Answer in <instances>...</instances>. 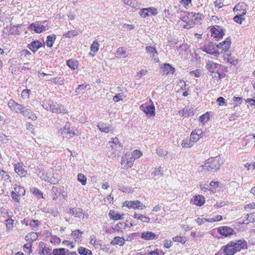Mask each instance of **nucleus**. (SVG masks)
Returning <instances> with one entry per match:
<instances>
[{
    "label": "nucleus",
    "instance_id": "nucleus-1",
    "mask_svg": "<svg viewBox=\"0 0 255 255\" xmlns=\"http://www.w3.org/2000/svg\"><path fill=\"white\" fill-rule=\"evenodd\" d=\"M247 246V242L244 240H236L229 242L223 246L220 251H223L224 255H233Z\"/></svg>",
    "mask_w": 255,
    "mask_h": 255
},
{
    "label": "nucleus",
    "instance_id": "nucleus-2",
    "mask_svg": "<svg viewBox=\"0 0 255 255\" xmlns=\"http://www.w3.org/2000/svg\"><path fill=\"white\" fill-rule=\"evenodd\" d=\"M223 164V161L220 157H212L208 159L205 164L202 166V170L206 174H209L219 170Z\"/></svg>",
    "mask_w": 255,
    "mask_h": 255
},
{
    "label": "nucleus",
    "instance_id": "nucleus-3",
    "mask_svg": "<svg viewBox=\"0 0 255 255\" xmlns=\"http://www.w3.org/2000/svg\"><path fill=\"white\" fill-rule=\"evenodd\" d=\"M43 107L52 113H66L67 110L62 105H59L51 100H46L43 102Z\"/></svg>",
    "mask_w": 255,
    "mask_h": 255
},
{
    "label": "nucleus",
    "instance_id": "nucleus-4",
    "mask_svg": "<svg viewBox=\"0 0 255 255\" xmlns=\"http://www.w3.org/2000/svg\"><path fill=\"white\" fill-rule=\"evenodd\" d=\"M70 124L69 122L66 123L63 128H60L58 131V134L63 135L64 134H69V138H72L74 135H79L80 132L77 128L70 127Z\"/></svg>",
    "mask_w": 255,
    "mask_h": 255
},
{
    "label": "nucleus",
    "instance_id": "nucleus-5",
    "mask_svg": "<svg viewBox=\"0 0 255 255\" xmlns=\"http://www.w3.org/2000/svg\"><path fill=\"white\" fill-rule=\"evenodd\" d=\"M217 45L213 42H207L201 48L202 51H204L208 54L214 55L215 56H218L219 55V52L217 50Z\"/></svg>",
    "mask_w": 255,
    "mask_h": 255
},
{
    "label": "nucleus",
    "instance_id": "nucleus-6",
    "mask_svg": "<svg viewBox=\"0 0 255 255\" xmlns=\"http://www.w3.org/2000/svg\"><path fill=\"white\" fill-rule=\"evenodd\" d=\"M124 206L128 208L134 209H143L145 208V206L138 200L127 201L124 202Z\"/></svg>",
    "mask_w": 255,
    "mask_h": 255
},
{
    "label": "nucleus",
    "instance_id": "nucleus-7",
    "mask_svg": "<svg viewBox=\"0 0 255 255\" xmlns=\"http://www.w3.org/2000/svg\"><path fill=\"white\" fill-rule=\"evenodd\" d=\"M139 109L141 111H143L147 116L150 117H154L155 115V107L153 103L148 106L141 105L139 107Z\"/></svg>",
    "mask_w": 255,
    "mask_h": 255
},
{
    "label": "nucleus",
    "instance_id": "nucleus-8",
    "mask_svg": "<svg viewBox=\"0 0 255 255\" xmlns=\"http://www.w3.org/2000/svg\"><path fill=\"white\" fill-rule=\"evenodd\" d=\"M134 159L131 157L130 154H126L122 157L121 164L124 168L131 167L133 164Z\"/></svg>",
    "mask_w": 255,
    "mask_h": 255
},
{
    "label": "nucleus",
    "instance_id": "nucleus-9",
    "mask_svg": "<svg viewBox=\"0 0 255 255\" xmlns=\"http://www.w3.org/2000/svg\"><path fill=\"white\" fill-rule=\"evenodd\" d=\"M8 106L11 111H14L16 113H21L24 106L15 102L13 100H10L8 102Z\"/></svg>",
    "mask_w": 255,
    "mask_h": 255
},
{
    "label": "nucleus",
    "instance_id": "nucleus-10",
    "mask_svg": "<svg viewBox=\"0 0 255 255\" xmlns=\"http://www.w3.org/2000/svg\"><path fill=\"white\" fill-rule=\"evenodd\" d=\"M108 148H111L115 151L120 150L121 148V145L117 137L111 138V140L109 141L107 144Z\"/></svg>",
    "mask_w": 255,
    "mask_h": 255
},
{
    "label": "nucleus",
    "instance_id": "nucleus-11",
    "mask_svg": "<svg viewBox=\"0 0 255 255\" xmlns=\"http://www.w3.org/2000/svg\"><path fill=\"white\" fill-rule=\"evenodd\" d=\"M28 29L37 33H40L47 29L45 26L38 23H32L29 25Z\"/></svg>",
    "mask_w": 255,
    "mask_h": 255
},
{
    "label": "nucleus",
    "instance_id": "nucleus-12",
    "mask_svg": "<svg viewBox=\"0 0 255 255\" xmlns=\"http://www.w3.org/2000/svg\"><path fill=\"white\" fill-rule=\"evenodd\" d=\"M218 232L222 236L228 237L233 235L234 230L228 226H223L218 228Z\"/></svg>",
    "mask_w": 255,
    "mask_h": 255
},
{
    "label": "nucleus",
    "instance_id": "nucleus-13",
    "mask_svg": "<svg viewBox=\"0 0 255 255\" xmlns=\"http://www.w3.org/2000/svg\"><path fill=\"white\" fill-rule=\"evenodd\" d=\"M220 65L213 61L208 60L206 62V68L211 73H218V70Z\"/></svg>",
    "mask_w": 255,
    "mask_h": 255
},
{
    "label": "nucleus",
    "instance_id": "nucleus-14",
    "mask_svg": "<svg viewBox=\"0 0 255 255\" xmlns=\"http://www.w3.org/2000/svg\"><path fill=\"white\" fill-rule=\"evenodd\" d=\"M160 69L162 72L166 75L173 74L175 72V68L168 63H164L161 66Z\"/></svg>",
    "mask_w": 255,
    "mask_h": 255
},
{
    "label": "nucleus",
    "instance_id": "nucleus-15",
    "mask_svg": "<svg viewBox=\"0 0 255 255\" xmlns=\"http://www.w3.org/2000/svg\"><path fill=\"white\" fill-rule=\"evenodd\" d=\"M21 114L24 117L31 119L33 121H35L37 119V117L35 114L26 107L24 106Z\"/></svg>",
    "mask_w": 255,
    "mask_h": 255
},
{
    "label": "nucleus",
    "instance_id": "nucleus-16",
    "mask_svg": "<svg viewBox=\"0 0 255 255\" xmlns=\"http://www.w3.org/2000/svg\"><path fill=\"white\" fill-rule=\"evenodd\" d=\"M157 235L149 231L143 232L141 235V238L146 241L152 240L154 239H157Z\"/></svg>",
    "mask_w": 255,
    "mask_h": 255
},
{
    "label": "nucleus",
    "instance_id": "nucleus-17",
    "mask_svg": "<svg viewBox=\"0 0 255 255\" xmlns=\"http://www.w3.org/2000/svg\"><path fill=\"white\" fill-rule=\"evenodd\" d=\"M218 28H212L211 29V35L216 38L220 39L224 35L223 29L218 26Z\"/></svg>",
    "mask_w": 255,
    "mask_h": 255
},
{
    "label": "nucleus",
    "instance_id": "nucleus-18",
    "mask_svg": "<svg viewBox=\"0 0 255 255\" xmlns=\"http://www.w3.org/2000/svg\"><path fill=\"white\" fill-rule=\"evenodd\" d=\"M231 41L230 37L226 39L224 41L217 44V48L222 49L223 51L228 50L231 46Z\"/></svg>",
    "mask_w": 255,
    "mask_h": 255
},
{
    "label": "nucleus",
    "instance_id": "nucleus-19",
    "mask_svg": "<svg viewBox=\"0 0 255 255\" xmlns=\"http://www.w3.org/2000/svg\"><path fill=\"white\" fill-rule=\"evenodd\" d=\"M98 127L101 132L105 133H108L113 130L112 127L111 125L102 122L98 123Z\"/></svg>",
    "mask_w": 255,
    "mask_h": 255
},
{
    "label": "nucleus",
    "instance_id": "nucleus-20",
    "mask_svg": "<svg viewBox=\"0 0 255 255\" xmlns=\"http://www.w3.org/2000/svg\"><path fill=\"white\" fill-rule=\"evenodd\" d=\"M234 11L237 13V12L243 13L245 12V14H246V5L244 2H241L238 3L234 8Z\"/></svg>",
    "mask_w": 255,
    "mask_h": 255
},
{
    "label": "nucleus",
    "instance_id": "nucleus-21",
    "mask_svg": "<svg viewBox=\"0 0 255 255\" xmlns=\"http://www.w3.org/2000/svg\"><path fill=\"white\" fill-rule=\"evenodd\" d=\"M42 46V43L39 41H33L28 45V47L33 52H35Z\"/></svg>",
    "mask_w": 255,
    "mask_h": 255
},
{
    "label": "nucleus",
    "instance_id": "nucleus-22",
    "mask_svg": "<svg viewBox=\"0 0 255 255\" xmlns=\"http://www.w3.org/2000/svg\"><path fill=\"white\" fill-rule=\"evenodd\" d=\"M190 17L189 16V13H188V16H183L180 18V21H179V23L180 25H182L184 28H188V25H189L191 27V23L190 22L189 19Z\"/></svg>",
    "mask_w": 255,
    "mask_h": 255
},
{
    "label": "nucleus",
    "instance_id": "nucleus-23",
    "mask_svg": "<svg viewBox=\"0 0 255 255\" xmlns=\"http://www.w3.org/2000/svg\"><path fill=\"white\" fill-rule=\"evenodd\" d=\"M189 16L190 17V19H191L192 22L195 23L199 22L200 20L202 19L203 17V14L200 13H189Z\"/></svg>",
    "mask_w": 255,
    "mask_h": 255
},
{
    "label": "nucleus",
    "instance_id": "nucleus-24",
    "mask_svg": "<svg viewBox=\"0 0 255 255\" xmlns=\"http://www.w3.org/2000/svg\"><path fill=\"white\" fill-rule=\"evenodd\" d=\"M224 59L227 62L234 65H236L238 62L237 59H236L234 57H231L230 54L228 53L224 55Z\"/></svg>",
    "mask_w": 255,
    "mask_h": 255
},
{
    "label": "nucleus",
    "instance_id": "nucleus-25",
    "mask_svg": "<svg viewBox=\"0 0 255 255\" xmlns=\"http://www.w3.org/2000/svg\"><path fill=\"white\" fill-rule=\"evenodd\" d=\"M69 213L75 217L81 218L83 214V210L79 208H72L69 210Z\"/></svg>",
    "mask_w": 255,
    "mask_h": 255
},
{
    "label": "nucleus",
    "instance_id": "nucleus-26",
    "mask_svg": "<svg viewBox=\"0 0 255 255\" xmlns=\"http://www.w3.org/2000/svg\"><path fill=\"white\" fill-rule=\"evenodd\" d=\"M60 194V192L58 188L53 187L50 190V195L51 198L53 200H56L58 199L59 195Z\"/></svg>",
    "mask_w": 255,
    "mask_h": 255
},
{
    "label": "nucleus",
    "instance_id": "nucleus-27",
    "mask_svg": "<svg viewBox=\"0 0 255 255\" xmlns=\"http://www.w3.org/2000/svg\"><path fill=\"white\" fill-rule=\"evenodd\" d=\"M205 203L204 197L202 195L195 196L194 198V204L198 206H202Z\"/></svg>",
    "mask_w": 255,
    "mask_h": 255
},
{
    "label": "nucleus",
    "instance_id": "nucleus-28",
    "mask_svg": "<svg viewBox=\"0 0 255 255\" xmlns=\"http://www.w3.org/2000/svg\"><path fill=\"white\" fill-rule=\"evenodd\" d=\"M99 44L98 41L95 40L93 42V43L91 44V51L93 52L94 53H92L90 52L89 55L91 56L94 57L95 55V53L97 52L99 50Z\"/></svg>",
    "mask_w": 255,
    "mask_h": 255
},
{
    "label": "nucleus",
    "instance_id": "nucleus-29",
    "mask_svg": "<svg viewBox=\"0 0 255 255\" xmlns=\"http://www.w3.org/2000/svg\"><path fill=\"white\" fill-rule=\"evenodd\" d=\"M113 245H119L122 246L125 244V240L123 238L117 236L115 237L114 240L111 242Z\"/></svg>",
    "mask_w": 255,
    "mask_h": 255
},
{
    "label": "nucleus",
    "instance_id": "nucleus-30",
    "mask_svg": "<svg viewBox=\"0 0 255 255\" xmlns=\"http://www.w3.org/2000/svg\"><path fill=\"white\" fill-rule=\"evenodd\" d=\"M9 32V33L11 35H16L19 34L17 27L14 25L10 26L8 28L4 29V32Z\"/></svg>",
    "mask_w": 255,
    "mask_h": 255
},
{
    "label": "nucleus",
    "instance_id": "nucleus-31",
    "mask_svg": "<svg viewBox=\"0 0 255 255\" xmlns=\"http://www.w3.org/2000/svg\"><path fill=\"white\" fill-rule=\"evenodd\" d=\"M109 216L110 218L113 219V220H118L123 219L124 215H120L116 211L111 210L109 212Z\"/></svg>",
    "mask_w": 255,
    "mask_h": 255
},
{
    "label": "nucleus",
    "instance_id": "nucleus-32",
    "mask_svg": "<svg viewBox=\"0 0 255 255\" xmlns=\"http://www.w3.org/2000/svg\"><path fill=\"white\" fill-rule=\"evenodd\" d=\"M237 15L233 18L234 21L239 24H241L243 20H245V18L244 16L245 15V12L243 13L237 12Z\"/></svg>",
    "mask_w": 255,
    "mask_h": 255
},
{
    "label": "nucleus",
    "instance_id": "nucleus-33",
    "mask_svg": "<svg viewBox=\"0 0 255 255\" xmlns=\"http://www.w3.org/2000/svg\"><path fill=\"white\" fill-rule=\"evenodd\" d=\"M56 39V35L52 34L47 37L46 44L47 47H51Z\"/></svg>",
    "mask_w": 255,
    "mask_h": 255
},
{
    "label": "nucleus",
    "instance_id": "nucleus-34",
    "mask_svg": "<svg viewBox=\"0 0 255 255\" xmlns=\"http://www.w3.org/2000/svg\"><path fill=\"white\" fill-rule=\"evenodd\" d=\"M67 66L71 69H76L78 65V61L74 59H69L67 61Z\"/></svg>",
    "mask_w": 255,
    "mask_h": 255
},
{
    "label": "nucleus",
    "instance_id": "nucleus-35",
    "mask_svg": "<svg viewBox=\"0 0 255 255\" xmlns=\"http://www.w3.org/2000/svg\"><path fill=\"white\" fill-rule=\"evenodd\" d=\"M82 234L83 232L80 230L72 231L71 233V235L73 237V239L75 241H79L80 240Z\"/></svg>",
    "mask_w": 255,
    "mask_h": 255
},
{
    "label": "nucleus",
    "instance_id": "nucleus-36",
    "mask_svg": "<svg viewBox=\"0 0 255 255\" xmlns=\"http://www.w3.org/2000/svg\"><path fill=\"white\" fill-rule=\"evenodd\" d=\"M182 115L185 117H188L194 115V113L193 110L190 107H186L182 110Z\"/></svg>",
    "mask_w": 255,
    "mask_h": 255
},
{
    "label": "nucleus",
    "instance_id": "nucleus-37",
    "mask_svg": "<svg viewBox=\"0 0 255 255\" xmlns=\"http://www.w3.org/2000/svg\"><path fill=\"white\" fill-rule=\"evenodd\" d=\"M5 224L6 225V230L9 232L11 231L13 229L14 220L9 217L5 221Z\"/></svg>",
    "mask_w": 255,
    "mask_h": 255
},
{
    "label": "nucleus",
    "instance_id": "nucleus-38",
    "mask_svg": "<svg viewBox=\"0 0 255 255\" xmlns=\"http://www.w3.org/2000/svg\"><path fill=\"white\" fill-rule=\"evenodd\" d=\"M50 255H67L64 248L55 249L52 251V254Z\"/></svg>",
    "mask_w": 255,
    "mask_h": 255
},
{
    "label": "nucleus",
    "instance_id": "nucleus-39",
    "mask_svg": "<svg viewBox=\"0 0 255 255\" xmlns=\"http://www.w3.org/2000/svg\"><path fill=\"white\" fill-rule=\"evenodd\" d=\"M41 224V221L36 220H32L30 221L29 224L26 223V225H29L32 230H36L38 227Z\"/></svg>",
    "mask_w": 255,
    "mask_h": 255
},
{
    "label": "nucleus",
    "instance_id": "nucleus-40",
    "mask_svg": "<svg viewBox=\"0 0 255 255\" xmlns=\"http://www.w3.org/2000/svg\"><path fill=\"white\" fill-rule=\"evenodd\" d=\"M127 226H128L127 224L126 223H125L119 222L117 224H116V225L112 227V229H113V230L114 231H118L121 229H122V228L125 229V228H126V227Z\"/></svg>",
    "mask_w": 255,
    "mask_h": 255
},
{
    "label": "nucleus",
    "instance_id": "nucleus-41",
    "mask_svg": "<svg viewBox=\"0 0 255 255\" xmlns=\"http://www.w3.org/2000/svg\"><path fill=\"white\" fill-rule=\"evenodd\" d=\"M77 180L81 182L82 185H85L87 184V178L82 173H78L77 175Z\"/></svg>",
    "mask_w": 255,
    "mask_h": 255
},
{
    "label": "nucleus",
    "instance_id": "nucleus-42",
    "mask_svg": "<svg viewBox=\"0 0 255 255\" xmlns=\"http://www.w3.org/2000/svg\"><path fill=\"white\" fill-rule=\"evenodd\" d=\"M78 252L81 255H92V252L90 250L83 247H80L78 249Z\"/></svg>",
    "mask_w": 255,
    "mask_h": 255
},
{
    "label": "nucleus",
    "instance_id": "nucleus-43",
    "mask_svg": "<svg viewBox=\"0 0 255 255\" xmlns=\"http://www.w3.org/2000/svg\"><path fill=\"white\" fill-rule=\"evenodd\" d=\"M146 51L150 54V56L154 57L157 54V51L154 47L151 46H146L145 47Z\"/></svg>",
    "mask_w": 255,
    "mask_h": 255
},
{
    "label": "nucleus",
    "instance_id": "nucleus-44",
    "mask_svg": "<svg viewBox=\"0 0 255 255\" xmlns=\"http://www.w3.org/2000/svg\"><path fill=\"white\" fill-rule=\"evenodd\" d=\"M14 171L19 175L23 174L24 172L23 168L19 163H17L15 165Z\"/></svg>",
    "mask_w": 255,
    "mask_h": 255
},
{
    "label": "nucleus",
    "instance_id": "nucleus-45",
    "mask_svg": "<svg viewBox=\"0 0 255 255\" xmlns=\"http://www.w3.org/2000/svg\"><path fill=\"white\" fill-rule=\"evenodd\" d=\"M116 55L117 57L120 56V57H123L124 58H126L127 57L126 52L123 49V47H120L117 49Z\"/></svg>",
    "mask_w": 255,
    "mask_h": 255
},
{
    "label": "nucleus",
    "instance_id": "nucleus-46",
    "mask_svg": "<svg viewBox=\"0 0 255 255\" xmlns=\"http://www.w3.org/2000/svg\"><path fill=\"white\" fill-rule=\"evenodd\" d=\"M209 120V115L208 113L202 115L199 117V121L203 124L204 125Z\"/></svg>",
    "mask_w": 255,
    "mask_h": 255
},
{
    "label": "nucleus",
    "instance_id": "nucleus-47",
    "mask_svg": "<svg viewBox=\"0 0 255 255\" xmlns=\"http://www.w3.org/2000/svg\"><path fill=\"white\" fill-rule=\"evenodd\" d=\"M78 35V32L76 30H71L68 31L67 32H66L64 36L66 38H71L72 37H74Z\"/></svg>",
    "mask_w": 255,
    "mask_h": 255
},
{
    "label": "nucleus",
    "instance_id": "nucleus-48",
    "mask_svg": "<svg viewBox=\"0 0 255 255\" xmlns=\"http://www.w3.org/2000/svg\"><path fill=\"white\" fill-rule=\"evenodd\" d=\"M193 145V143L192 141H191L190 139H186L184 140L181 143V146L183 147H191Z\"/></svg>",
    "mask_w": 255,
    "mask_h": 255
},
{
    "label": "nucleus",
    "instance_id": "nucleus-49",
    "mask_svg": "<svg viewBox=\"0 0 255 255\" xmlns=\"http://www.w3.org/2000/svg\"><path fill=\"white\" fill-rule=\"evenodd\" d=\"M167 151L162 148L159 147L156 149V153L160 156L164 157L167 154Z\"/></svg>",
    "mask_w": 255,
    "mask_h": 255
},
{
    "label": "nucleus",
    "instance_id": "nucleus-50",
    "mask_svg": "<svg viewBox=\"0 0 255 255\" xmlns=\"http://www.w3.org/2000/svg\"><path fill=\"white\" fill-rule=\"evenodd\" d=\"M246 220H248L250 222H254L255 221V213H252L251 214H247L246 216Z\"/></svg>",
    "mask_w": 255,
    "mask_h": 255
},
{
    "label": "nucleus",
    "instance_id": "nucleus-51",
    "mask_svg": "<svg viewBox=\"0 0 255 255\" xmlns=\"http://www.w3.org/2000/svg\"><path fill=\"white\" fill-rule=\"evenodd\" d=\"M139 14L140 16L143 18H145L147 16H150V14L148 13L147 11V8H142L140 10L139 12Z\"/></svg>",
    "mask_w": 255,
    "mask_h": 255
},
{
    "label": "nucleus",
    "instance_id": "nucleus-52",
    "mask_svg": "<svg viewBox=\"0 0 255 255\" xmlns=\"http://www.w3.org/2000/svg\"><path fill=\"white\" fill-rule=\"evenodd\" d=\"M142 155L141 152L137 149H136L133 151L132 154L130 155L131 157H133V159H134V160L135 159L138 158L140 156Z\"/></svg>",
    "mask_w": 255,
    "mask_h": 255
},
{
    "label": "nucleus",
    "instance_id": "nucleus-53",
    "mask_svg": "<svg viewBox=\"0 0 255 255\" xmlns=\"http://www.w3.org/2000/svg\"><path fill=\"white\" fill-rule=\"evenodd\" d=\"M147 8V11L151 15H156L157 14V10L154 7H148Z\"/></svg>",
    "mask_w": 255,
    "mask_h": 255
},
{
    "label": "nucleus",
    "instance_id": "nucleus-54",
    "mask_svg": "<svg viewBox=\"0 0 255 255\" xmlns=\"http://www.w3.org/2000/svg\"><path fill=\"white\" fill-rule=\"evenodd\" d=\"M23 251L25 253L30 254L32 252L31 244H25L23 246Z\"/></svg>",
    "mask_w": 255,
    "mask_h": 255
},
{
    "label": "nucleus",
    "instance_id": "nucleus-55",
    "mask_svg": "<svg viewBox=\"0 0 255 255\" xmlns=\"http://www.w3.org/2000/svg\"><path fill=\"white\" fill-rule=\"evenodd\" d=\"M52 82L54 83L55 84H58L60 85H62L64 84V81L61 78H55L52 79H50Z\"/></svg>",
    "mask_w": 255,
    "mask_h": 255
},
{
    "label": "nucleus",
    "instance_id": "nucleus-56",
    "mask_svg": "<svg viewBox=\"0 0 255 255\" xmlns=\"http://www.w3.org/2000/svg\"><path fill=\"white\" fill-rule=\"evenodd\" d=\"M154 176H158L163 174V171L161 170V167L160 166L158 168H155L154 171L152 173Z\"/></svg>",
    "mask_w": 255,
    "mask_h": 255
},
{
    "label": "nucleus",
    "instance_id": "nucleus-57",
    "mask_svg": "<svg viewBox=\"0 0 255 255\" xmlns=\"http://www.w3.org/2000/svg\"><path fill=\"white\" fill-rule=\"evenodd\" d=\"M11 197L14 201L16 202H19L20 197L17 194H16V192L15 191V190L11 192Z\"/></svg>",
    "mask_w": 255,
    "mask_h": 255
},
{
    "label": "nucleus",
    "instance_id": "nucleus-58",
    "mask_svg": "<svg viewBox=\"0 0 255 255\" xmlns=\"http://www.w3.org/2000/svg\"><path fill=\"white\" fill-rule=\"evenodd\" d=\"M30 90L28 89H25L22 91L21 97L24 99H28L29 97Z\"/></svg>",
    "mask_w": 255,
    "mask_h": 255
},
{
    "label": "nucleus",
    "instance_id": "nucleus-59",
    "mask_svg": "<svg viewBox=\"0 0 255 255\" xmlns=\"http://www.w3.org/2000/svg\"><path fill=\"white\" fill-rule=\"evenodd\" d=\"M224 1L225 0H216L214 2L215 7H217L219 9L222 8L224 5Z\"/></svg>",
    "mask_w": 255,
    "mask_h": 255
},
{
    "label": "nucleus",
    "instance_id": "nucleus-60",
    "mask_svg": "<svg viewBox=\"0 0 255 255\" xmlns=\"http://www.w3.org/2000/svg\"><path fill=\"white\" fill-rule=\"evenodd\" d=\"M36 238L37 235L34 233H29L27 234L25 237V238L27 240H31L32 242L35 240Z\"/></svg>",
    "mask_w": 255,
    "mask_h": 255
},
{
    "label": "nucleus",
    "instance_id": "nucleus-61",
    "mask_svg": "<svg viewBox=\"0 0 255 255\" xmlns=\"http://www.w3.org/2000/svg\"><path fill=\"white\" fill-rule=\"evenodd\" d=\"M173 240L175 242L181 243L183 244L186 242L185 239L183 237L176 236L173 238Z\"/></svg>",
    "mask_w": 255,
    "mask_h": 255
},
{
    "label": "nucleus",
    "instance_id": "nucleus-62",
    "mask_svg": "<svg viewBox=\"0 0 255 255\" xmlns=\"http://www.w3.org/2000/svg\"><path fill=\"white\" fill-rule=\"evenodd\" d=\"M0 175H1L2 178L3 179L4 181H7L10 178L9 175L6 174L5 172L3 170L0 169Z\"/></svg>",
    "mask_w": 255,
    "mask_h": 255
},
{
    "label": "nucleus",
    "instance_id": "nucleus-63",
    "mask_svg": "<svg viewBox=\"0 0 255 255\" xmlns=\"http://www.w3.org/2000/svg\"><path fill=\"white\" fill-rule=\"evenodd\" d=\"M134 26L132 24H125L123 25L122 29L124 30H130L134 28Z\"/></svg>",
    "mask_w": 255,
    "mask_h": 255
},
{
    "label": "nucleus",
    "instance_id": "nucleus-64",
    "mask_svg": "<svg viewBox=\"0 0 255 255\" xmlns=\"http://www.w3.org/2000/svg\"><path fill=\"white\" fill-rule=\"evenodd\" d=\"M32 193L35 195H36L37 198H40L41 197L43 198V196H42V193L36 188H34L33 189Z\"/></svg>",
    "mask_w": 255,
    "mask_h": 255
}]
</instances>
